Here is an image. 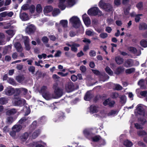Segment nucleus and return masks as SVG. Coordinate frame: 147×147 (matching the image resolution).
Segmentation results:
<instances>
[{"label": "nucleus", "mask_w": 147, "mask_h": 147, "mask_svg": "<svg viewBox=\"0 0 147 147\" xmlns=\"http://www.w3.org/2000/svg\"><path fill=\"white\" fill-rule=\"evenodd\" d=\"M95 33L93 30H90L89 29L86 30V34L88 36H94L95 34Z\"/></svg>", "instance_id": "f704fd0d"}, {"label": "nucleus", "mask_w": 147, "mask_h": 147, "mask_svg": "<svg viewBox=\"0 0 147 147\" xmlns=\"http://www.w3.org/2000/svg\"><path fill=\"white\" fill-rule=\"evenodd\" d=\"M140 94L143 97H146L147 95V91L144 90L141 91L140 92Z\"/></svg>", "instance_id": "4d7b16f0"}, {"label": "nucleus", "mask_w": 147, "mask_h": 147, "mask_svg": "<svg viewBox=\"0 0 147 147\" xmlns=\"http://www.w3.org/2000/svg\"><path fill=\"white\" fill-rule=\"evenodd\" d=\"M7 82L9 83L12 85L15 84V82L14 80L12 78H8L7 80Z\"/></svg>", "instance_id": "e2e57ef3"}, {"label": "nucleus", "mask_w": 147, "mask_h": 147, "mask_svg": "<svg viewBox=\"0 0 147 147\" xmlns=\"http://www.w3.org/2000/svg\"><path fill=\"white\" fill-rule=\"evenodd\" d=\"M29 146L30 147H32L33 146L34 147H46L47 144L42 140H39L30 143Z\"/></svg>", "instance_id": "39448f33"}, {"label": "nucleus", "mask_w": 147, "mask_h": 147, "mask_svg": "<svg viewBox=\"0 0 147 147\" xmlns=\"http://www.w3.org/2000/svg\"><path fill=\"white\" fill-rule=\"evenodd\" d=\"M99 36L101 38L104 39L108 36V34L106 33H102L99 35Z\"/></svg>", "instance_id": "052dcab7"}, {"label": "nucleus", "mask_w": 147, "mask_h": 147, "mask_svg": "<svg viewBox=\"0 0 147 147\" xmlns=\"http://www.w3.org/2000/svg\"><path fill=\"white\" fill-rule=\"evenodd\" d=\"M92 97V95L90 93V91L87 92L84 97V99L86 101H89Z\"/></svg>", "instance_id": "393cba45"}, {"label": "nucleus", "mask_w": 147, "mask_h": 147, "mask_svg": "<svg viewBox=\"0 0 147 147\" xmlns=\"http://www.w3.org/2000/svg\"><path fill=\"white\" fill-rule=\"evenodd\" d=\"M36 12L39 13L42 12V9L41 5L38 4L37 5L36 9Z\"/></svg>", "instance_id": "c9c22d12"}, {"label": "nucleus", "mask_w": 147, "mask_h": 147, "mask_svg": "<svg viewBox=\"0 0 147 147\" xmlns=\"http://www.w3.org/2000/svg\"><path fill=\"white\" fill-rule=\"evenodd\" d=\"M138 84L141 89H144L146 88V86L145 85V80L143 79L140 80L138 83Z\"/></svg>", "instance_id": "5701e85b"}, {"label": "nucleus", "mask_w": 147, "mask_h": 147, "mask_svg": "<svg viewBox=\"0 0 147 147\" xmlns=\"http://www.w3.org/2000/svg\"><path fill=\"white\" fill-rule=\"evenodd\" d=\"M16 132L14 130H12V131H11L9 132V134L12 137L15 138L16 134Z\"/></svg>", "instance_id": "0e129e2a"}, {"label": "nucleus", "mask_w": 147, "mask_h": 147, "mask_svg": "<svg viewBox=\"0 0 147 147\" xmlns=\"http://www.w3.org/2000/svg\"><path fill=\"white\" fill-rule=\"evenodd\" d=\"M43 97L46 100H49L54 98V95L51 94L48 91L46 93H44L42 95Z\"/></svg>", "instance_id": "4468645a"}, {"label": "nucleus", "mask_w": 147, "mask_h": 147, "mask_svg": "<svg viewBox=\"0 0 147 147\" xmlns=\"http://www.w3.org/2000/svg\"><path fill=\"white\" fill-rule=\"evenodd\" d=\"M23 38L24 40V44L29 43L30 40L28 36H23Z\"/></svg>", "instance_id": "bf43d9fd"}, {"label": "nucleus", "mask_w": 147, "mask_h": 147, "mask_svg": "<svg viewBox=\"0 0 147 147\" xmlns=\"http://www.w3.org/2000/svg\"><path fill=\"white\" fill-rule=\"evenodd\" d=\"M135 70V69L134 68H131L126 69L125 72L127 74H130L134 72Z\"/></svg>", "instance_id": "58836bf2"}, {"label": "nucleus", "mask_w": 147, "mask_h": 147, "mask_svg": "<svg viewBox=\"0 0 147 147\" xmlns=\"http://www.w3.org/2000/svg\"><path fill=\"white\" fill-rule=\"evenodd\" d=\"M138 134L140 136L145 135L146 133L145 131L143 130L139 131L137 132Z\"/></svg>", "instance_id": "13d9d810"}, {"label": "nucleus", "mask_w": 147, "mask_h": 147, "mask_svg": "<svg viewBox=\"0 0 147 147\" xmlns=\"http://www.w3.org/2000/svg\"><path fill=\"white\" fill-rule=\"evenodd\" d=\"M20 18L22 20L26 21L29 19L28 15L25 13H20Z\"/></svg>", "instance_id": "4be33fe9"}, {"label": "nucleus", "mask_w": 147, "mask_h": 147, "mask_svg": "<svg viewBox=\"0 0 147 147\" xmlns=\"http://www.w3.org/2000/svg\"><path fill=\"white\" fill-rule=\"evenodd\" d=\"M72 44H71V50L74 52H76L77 50V47H79L80 46L79 44L74 43V42H71Z\"/></svg>", "instance_id": "b1692460"}, {"label": "nucleus", "mask_w": 147, "mask_h": 147, "mask_svg": "<svg viewBox=\"0 0 147 147\" xmlns=\"http://www.w3.org/2000/svg\"><path fill=\"white\" fill-rule=\"evenodd\" d=\"M133 62L132 59H128L126 60L124 63V66L126 67H131L133 66Z\"/></svg>", "instance_id": "a211bd4d"}, {"label": "nucleus", "mask_w": 147, "mask_h": 147, "mask_svg": "<svg viewBox=\"0 0 147 147\" xmlns=\"http://www.w3.org/2000/svg\"><path fill=\"white\" fill-rule=\"evenodd\" d=\"M124 70V68L123 67H119L117 68L115 72V74H119L123 72Z\"/></svg>", "instance_id": "72a5a7b5"}, {"label": "nucleus", "mask_w": 147, "mask_h": 147, "mask_svg": "<svg viewBox=\"0 0 147 147\" xmlns=\"http://www.w3.org/2000/svg\"><path fill=\"white\" fill-rule=\"evenodd\" d=\"M69 22L74 27L76 28H78L81 24L79 19L76 16H73L70 18Z\"/></svg>", "instance_id": "7ed1b4c3"}, {"label": "nucleus", "mask_w": 147, "mask_h": 147, "mask_svg": "<svg viewBox=\"0 0 147 147\" xmlns=\"http://www.w3.org/2000/svg\"><path fill=\"white\" fill-rule=\"evenodd\" d=\"M67 0H59V7L62 10H64L65 7V2Z\"/></svg>", "instance_id": "aec40b11"}, {"label": "nucleus", "mask_w": 147, "mask_h": 147, "mask_svg": "<svg viewBox=\"0 0 147 147\" xmlns=\"http://www.w3.org/2000/svg\"><path fill=\"white\" fill-rule=\"evenodd\" d=\"M105 113L104 111H101L98 114H96L94 115V116L95 117L98 118H103L105 117Z\"/></svg>", "instance_id": "c756f323"}, {"label": "nucleus", "mask_w": 147, "mask_h": 147, "mask_svg": "<svg viewBox=\"0 0 147 147\" xmlns=\"http://www.w3.org/2000/svg\"><path fill=\"white\" fill-rule=\"evenodd\" d=\"M36 30L35 27L32 24H30L27 27L26 29V32L28 34H33Z\"/></svg>", "instance_id": "1a4fd4ad"}, {"label": "nucleus", "mask_w": 147, "mask_h": 147, "mask_svg": "<svg viewBox=\"0 0 147 147\" xmlns=\"http://www.w3.org/2000/svg\"><path fill=\"white\" fill-rule=\"evenodd\" d=\"M57 74L62 77H65L67 76L68 75V73H64L61 72H57Z\"/></svg>", "instance_id": "338daca9"}, {"label": "nucleus", "mask_w": 147, "mask_h": 147, "mask_svg": "<svg viewBox=\"0 0 147 147\" xmlns=\"http://www.w3.org/2000/svg\"><path fill=\"white\" fill-rule=\"evenodd\" d=\"M124 145L127 147H130L133 144L131 141L128 140H126L124 142Z\"/></svg>", "instance_id": "c03bdc74"}, {"label": "nucleus", "mask_w": 147, "mask_h": 147, "mask_svg": "<svg viewBox=\"0 0 147 147\" xmlns=\"http://www.w3.org/2000/svg\"><path fill=\"white\" fill-rule=\"evenodd\" d=\"M118 112L117 111L112 110L108 114V116H114L117 114Z\"/></svg>", "instance_id": "de8ad7c7"}, {"label": "nucleus", "mask_w": 147, "mask_h": 147, "mask_svg": "<svg viewBox=\"0 0 147 147\" xmlns=\"http://www.w3.org/2000/svg\"><path fill=\"white\" fill-rule=\"evenodd\" d=\"M140 45L143 47H147V41L143 39L140 42Z\"/></svg>", "instance_id": "37998d69"}, {"label": "nucleus", "mask_w": 147, "mask_h": 147, "mask_svg": "<svg viewBox=\"0 0 147 147\" xmlns=\"http://www.w3.org/2000/svg\"><path fill=\"white\" fill-rule=\"evenodd\" d=\"M40 131L39 129L36 130L33 133L32 135V137L33 139H35L40 134Z\"/></svg>", "instance_id": "7c9ffc66"}, {"label": "nucleus", "mask_w": 147, "mask_h": 147, "mask_svg": "<svg viewBox=\"0 0 147 147\" xmlns=\"http://www.w3.org/2000/svg\"><path fill=\"white\" fill-rule=\"evenodd\" d=\"M42 40L44 43H47L49 41V39L47 36H44L42 38Z\"/></svg>", "instance_id": "774afa93"}, {"label": "nucleus", "mask_w": 147, "mask_h": 147, "mask_svg": "<svg viewBox=\"0 0 147 147\" xmlns=\"http://www.w3.org/2000/svg\"><path fill=\"white\" fill-rule=\"evenodd\" d=\"M119 96L117 92H113L112 93L111 96L113 98H116Z\"/></svg>", "instance_id": "680f3d73"}, {"label": "nucleus", "mask_w": 147, "mask_h": 147, "mask_svg": "<svg viewBox=\"0 0 147 147\" xmlns=\"http://www.w3.org/2000/svg\"><path fill=\"white\" fill-rule=\"evenodd\" d=\"M46 121V119L45 117H42L40 119V122L37 123L36 121H34L32 125V127H36L37 125H40V123L43 124Z\"/></svg>", "instance_id": "2eb2a0df"}, {"label": "nucleus", "mask_w": 147, "mask_h": 147, "mask_svg": "<svg viewBox=\"0 0 147 147\" xmlns=\"http://www.w3.org/2000/svg\"><path fill=\"white\" fill-rule=\"evenodd\" d=\"M88 13L89 15L91 16L98 15L101 16L102 15V12L97 7H94L89 9L88 11Z\"/></svg>", "instance_id": "20e7f679"}, {"label": "nucleus", "mask_w": 147, "mask_h": 147, "mask_svg": "<svg viewBox=\"0 0 147 147\" xmlns=\"http://www.w3.org/2000/svg\"><path fill=\"white\" fill-rule=\"evenodd\" d=\"M114 86L115 89L117 90H121L122 89V87L119 84H114Z\"/></svg>", "instance_id": "6e6d98bb"}, {"label": "nucleus", "mask_w": 147, "mask_h": 147, "mask_svg": "<svg viewBox=\"0 0 147 147\" xmlns=\"http://www.w3.org/2000/svg\"><path fill=\"white\" fill-rule=\"evenodd\" d=\"M65 89L68 92L73 91L74 89L73 84L71 82H68L65 86Z\"/></svg>", "instance_id": "9d476101"}, {"label": "nucleus", "mask_w": 147, "mask_h": 147, "mask_svg": "<svg viewBox=\"0 0 147 147\" xmlns=\"http://www.w3.org/2000/svg\"><path fill=\"white\" fill-rule=\"evenodd\" d=\"M8 102V99L5 97L0 98V103L2 105H4Z\"/></svg>", "instance_id": "a19ab883"}, {"label": "nucleus", "mask_w": 147, "mask_h": 147, "mask_svg": "<svg viewBox=\"0 0 147 147\" xmlns=\"http://www.w3.org/2000/svg\"><path fill=\"white\" fill-rule=\"evenodd\" d=\"M131 16L135 17V21L136 22H138L140 19V16H142V14H136L135 12H133L131 14Z\"/></svg>", "instance_id": "6ab92c4d"}, {"label": "nucleus", "mask_w": 147, "mask_h": 147, "mask_svg": "<svg viewBox=\"0 0 147 147\" xmlns=\"http://www.w3.org/2000/svg\"><path fill=\"white\" fill-rule=\"evenodd\" d=\"M20 94L23 95L27 99L30 98L31 96L28 92V90L25 88H16V95H19Z\"/></svg>", "instance_id": "f257e3e1"}, {"label": "nucleus", "mask_w": 147, "mask_h": 147, "mask_svg": "<svg viewBox=\"0 0 147 147\" xmlns=\"http://www.w3.org/2000/svg\"><path fill=\"white\" fill-rule=\"evenodd\" d=\"M53 9V8L51 6H47L45 7L43 11L45 13H47L52 11Z\"/></svg>", "instance_id": "a878e982"}, {"label": "nucleus", "mask_w": 147, "mask_h": 147, "mask_svg": "<svg viewBox=\"0 0 147 147\" xmlns=\"http://www.w3.org/2000/svg\"><path fill=\"white\" fill-rule=\"evenodd\" d=\"M115 61L116 63L119 64L120 65L122 64L123 62V59L119 56H117L115 57Z\"/></svg>", "instance_id": "cd10ccee"}, {"label": "nucleus", "mask_w": 147, "mask_h": 147, "mask_svg": "<svg viewBox=\"0 0 147 147\" xmlns=\"http://www.w3.org/2000/svg\"><path fill=\"white\" fill-rule=\"evenodd\" d=\"M29 5L28 4H26L24 5L21 7V9L26 11L29 9Z\"/></svg>", "instance_id": "5fc2aeb1"}, {"label": "nucleus", "mask_w": 147, "mask_h": 147, "mask_svg": "<svg viewBox=\"0 0 147 147\" xmlns=\"http://www.w3.org/2000/svg\"><path fill=\"white\" fill-rule=\"evenodd\" d=\"M48 90L47 87L45 86H43L41 87L40 91L42 93V95H43V94L44 93H46L48 92Z\"/></svg>", "instance_id": "473e14b6"}, {"label": "nucleus", "mask_w": 147, "mask_h": 147, "mask_svg": "<svg viewBox=\"0 0 147 147\" xmlns=\"http://www.w3.org/2000/svg\"><path fill=\"white\" fill-rule=\"evenodd\" d=\"M13 118L11 116L8 117L6 119V121L7 123L11 124L14 121Z\"/></svg>", "instance_id": "3c124183"}, {"label": "nucleus", "mask_w": 147, "mask_h": 147, "mask_svg": "<svg viewBox=\"0 0 147 147\" xmlns=\"http://www.w3.org/2000/svg\"><path fill=\"white\" fill-rule=\"evenodd\" d=\"M67 3L68 7L73 6L75 3V0H68L67 1Z\"/></svg>", "instance_id": "09e8293b"}, {"label": "nucleus", "mask_w": 147, "mask_h": 147, "mask_svg": "<svg viewBox=\"0 0 147 147\" xmlns=\"http://www.w3.org/2000/svg\"><path fill=\"white\" fill-rule=\"evenodd\" d=\"M82 19L85 25L88 27L91 24V21L90 18L87 16L86 14L82 16Z\"/></svg>", "instance_id": "ddd939ff"}, {"label": "nucleus", "mask_w": 147, "mask_h": 147, "mask_svg": "<svg viewBox=\"0 0 147 147\" xmlns=\"http://www.w3.org/2000/svg\"><path fill=\"white\" fill-rule=\"evenodd\" d=\"M4 92L5 94L7 96H11L14 93H15L16 95V88L14 89L11 87H9L6 88L4 90Z\"/></svg>", "instance_id": "6e6552de"}, {"label": "nucleus", "mask_w": 147, "mask_h": 147, "mask_svg": "<svg viewBox=\"0 0 147 147\" xmlns=\"http://www.w3.org/2000/svg\"><path fill=\"white\" fill-rule=\"evenodd\" d=\"M17 112V111L16 109H12L8 110L6 112V114L7 115H12L16 113Z\"/></svg>", "instance_id": "c85d7f7f"}, {"label": "nucleus", "mask_w": 147, "mask_h": 147, "mask_svg": "<svg viewBox=\"0 0 147 147\" xmlns=\"http://www.w3.org/2000/svg\"><path fill=\"white\" fill-rule=\"evenodd\" d=\"M63 94V91L59 88H58L57 89H55L54 90V97L55 98H57L61 97Z\"/></svg>", "instance_id": "f8f14e48"}, {"label": "nucleus", "mask_w": 147, "mask_h": 147, "mask_svg": "<svg viewBox=\"0 0 147 147\" xmlns=\"http://www.w3.org/2000/svg\"><path fill=\"white\" fill-rule=\"evenodd\" d=\"M60 10L59 9H55L53 11L52 14L53 16H56L60 13Z\"/></svg>", "instance_id": "603ef678"}, {"label": "nucleus", "mask_w": 147, "mask_h": 147, "mask_svg": "<svg viewBox=\"0 0 147 147\" xmlns=\"http://www.w3.org/2000/svg\"><path fill=\"white\" fill-rule=\"evenodd\" d=\"M29 9H30V12L31 13H33L34 11L35 7L34 5H32L30 6V7H29Z\"/></svg>", "instance_id": "69168bd1"}, {"label": "nucleus", "mask_w": 147, "mask_h": 147, "mask_svg": "<svg viewBox=\"0 0 147 147\" xmlns=\"http://www.w3.org/2000/svg\"><path fill=\"white\" fill-rule=\"evenodd\" d=\"M22 128V126L19 124H16L13 126L12 127V130H14L16 132H19Z\"/></svg>", "instance_id": "412c9836"}, {"label": "nucleus", "mask_w": 147, "mask_h": 147, "mask_svg": "<svg viewBox=\"0 0 147 147\" xmlns=\"http://www.w3.org/2000/svg\"><path fill=\"white\" fill-rule=\"evenodd\" d=\"M14 46L18 52H20L22 50V47L20 43L16 42L14 44Z\"/></svg>", "instance_id": "bb28decb"}, {"label": "nucleus", "mask_w": 147, "mask_h": 147, "mask_svg": "<svg viewBox=\"0 0 147 147\" xmlns=\"http://www.w3.org/2000/svg\"><path fill=\"white\" fill-rule=\"evenodd\" d=\"M143 3V2H140L136 5V7L139 10H142L144 8Z\"/></svg>", "instance_id": "2f4dec72"}, {"label": "nucleus", "mask_w": 147, "mask_h": 147, "mask_svg": "<svg viewBox=\"0 0 147 147\" xmlns=\"http://www.w3.org/2000/svg\"><path fill=\"white\" fill-rule=\"evenodd\" d=\"M6 32L9 36L12 37L15 34V32L13 30H9L6 31Z\"/></svg>", "instance_id": "a18cd8bd"}, {"label": "nucleus", "mask_w": 147, "mask_h": 147, "mask_svg": "<svg viewBox=\"0 0 147 147\" xmlns=\"http://www.w3.org/2000/svg\"><path fill=\"white\" fill-rule=\"evenodd\" d=\"M60 24L63 27H66L67 26L68 21L67 20H62L60 21Z\"/></svg>", "instance_id": "4c0bfd02"}, {"label": "nucleus", "mask_w": 147, "mask_h": 147, "mask_svg": "<svg viewBox=\"0 0 147 147\" xmlns=\"http://www.w3.org/2000/svg\"><path fill=\"white\" fill-rule=\"evenodd\" d=\"M106 0H101L99 3V6L103 9L105 11H111L113 10L112 6L109 4H106L104 3Z\"/></svg>", "instance_id": "f03ea898"}, {"label": "nucleus", "mask_w": 147, "mask_h": 147, "mask_svg": "<svg viewBox=\"0 0 147 147\" xmlns=\"http://www.w3.org/2000/svg\"><path fill=\"white\" fill-rule=\"evenodd\" d=\"M24 111H25V116L28 115L30 112V110L29 107L24 106Z\"/></svg>", "instance_id": "ea45409f"}, {"label": "nucleus", "mask_w": 147, "mask_h": 147, "mask_svg": "<svg viewBox=\"0 0 147 147\" xmlns=\"http://www.w3.org/2000/svg\"><path fill=\"white\" fill-rule=\"evenodd\" d=\"M17 96L14 95V105L16 106H22L26 103V100L20 98H17Z\"/></svg>", "instance_id": "423d86ee"}, {"label": "nucleus", "mask_w": 147, "mask_h": 147, "mask_svg": "<svg viewBox=\"0 0 147 147\" xmlns=\"http://www.w3.org/2000/svg\"><path fill=\"white\" fill-rule=\"evenodd\" d=\"M98 111V107L94 105H92L90 107V112L91 114L97 113Z\"/></svg>", "instance_id": "f3484780"}, {"label": "nucleus", "mask_w": 147, "mask_h": 147, "mask_svg": "<svg viewBox=\"0 0 147 147\" xmlns=\"http://www.w3.org/2000/svg\"><path fill=\"white\" fill-rule=\"evenodd\" d=\"M127 50L131 53L136 56H140L141 54V51L138 50L134 47H129L127 48Z\"/></svg>", "instance_id": "0eeeda50"}, {"label": "nucleus", "mask_w": 147, "mask_h": 147, "mask_svg": "<svg viewBox=\"0 0 147 147\" xmlns=\"http://www.w3.org/2000/svg\"><path fill=\"white\" fill-rule=\"evenodd\" d=\"M28 137V134L27 133H24L20 137V139L23 141L26 140Z\"/></svg>", "instance_id": "49530a36"}, {"label": "nucleus", "mask_w": 147, "mask_h": 147, "mask_svg": "<svg viewBox=\"0 0 147 147\" xmlns=\"http://www.w3.org/2000/svg\"><path fill=\"white\" fill-rule=\"evenodd\" d=\"M92 140L94 142H97L98 140H100V136H94L93 137H91V138Z\"/></svg>", "instance_id": "864d4df0"}, {"label": "nucleus", "mask_w": 147, "mask_h": 147, "mask_svg": "<svg viewBox=\"0 0 147 147\" xmlns=\"http://www.w3.org/2000/svg\"><path fill=\"white\" fill-rule=\"evenodd\" d=\"M16 80L19 83H22L24 80V78L23 76H18L16 77Z\"/></svg>", "instance_id": "e433bc0d"}, {"label": "nucleus", "mask_w": 147, "mask_h": 147, "mask_svg": "<svg viewBox=\"0 0 147 147\" xmlns=\"http://www.w3.org/2000/svg\"><path fill=\"white\" fill-rule=\"evenodd\" d=\"M84 135L86 138L89 139H91L92 134L89 129H85L83 131Z\"/></svg>", "instance_id": "dca6fc26"}, {"label": "nucleus", "mask_w": 147, "mask_h": 147, "mask_svg": "<svg viewBox=\"0 0 147 147\" xmlns=\"http://www.w3.org/2000/svg\"><path fill=\"white\" fill-rule=\"evenodd\" d=\"M139 28L140 30H144L147 28V25L145 23L140 24V25Z\"/></svg>", "instance_id": "79ce46f5"}, {"label": "nucleus", "mask_w": 147, "mask_h": 147, "mask_svg": "<svg viewBox=\"0 0 147 147\" xmlns=\"http://www.w3.org/2000/svg\"><path fill=\"white\" fill-rule=\"evenodd\" d=\"M136 111L138 114L145 116V111L143 106L138 105L137 107Z\"/></svg>", "instance_id": "9b49d317"}, {"label": "nucleus", "mask_w": 147, "mask_h": 147, "mask_svg": "<svg viewBox=\"0 0 147 147\" xmlns=\"http://www.w3.org/2000/svg\"><path fill=\"white\" fill-rule=\"evenodd\" d=\"M105 70L106 72L110 76H112L113 75V72L109 67H107Z\"/></svg>", "instance_id": "8fccbe9b"}]
</instances>
